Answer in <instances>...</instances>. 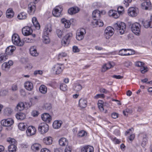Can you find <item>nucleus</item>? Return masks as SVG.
<instances>
[{
    "label": "nucleus",
    "instance_id": "a878e982",
    "mask_svg": "<svg viewBox=\"0 0 152 152\" xmlns=\"http://www.w3.org/2000/svg\"><path fill=\"white\" fill-rule=\"evenodd\" d=\"M68 140L65 138L62 137L59 140V144L62 146H65L68 145Z\"/></svg>",
    "mask_w": 152,
    "mask_h": 152
},
{
    "label": "nucleus",
    "instance_id": "6ab92c4d",
    "mask_svg": "<svg viewBox=\"0 0 152 152\" xmlns=\"http://www.w3.org/2000/svg\"><path fill=\"white\" fill-rule=\"evenodd\" d=\"M15 49V47L14 46H9L6 49L5 53L7 56V55H11Z\"/></svg>",
    "mask_w": 152,
    "mask_h": 152
},
{
    "label": "nucleus",
    "instance_id": "5701e85b",
    "mask_svg": "<svg viewBox=\"0 0 152 152\" xmlns=\"http://www.w3.org/2000/svg\"><path fill=\"white\" fill-rule=\"evenodd\" d=\"M80 10L77 7H74L69 8L68 10V12L71 15L75 14Z\"/></svg>",
    "mask_w": 152,
    "mask_h": 152
},
{
    "label": "nucleus",
    "instance_id": "3c124183",
    "mask_svg": "<svg viewBox=\"0 0 152 152\" xmlns=\"http://www.w3.org/2000/svg\"><path fill=\"white\" fill-rule=\"evenodd\" d=\"M118 12H119L120 14H123L124 12V9L123 7L122 6H120L118 8Z\"/></svg>",
    "mask_w": 152,
    "mask_h": 152
},
{
    "label": "nucleus",
    "instance_id": "37998d69",
    "mask_svg": "<svg viewBox=\"0 0 152 152\" xmlns=\"http://www.w3.org/2000/svg\"><path fill=\"white\" fill-rule=\"evenodd\" d=\"M7 141L9 142L11 144L17 145V142L16 140L11 137H9L7 139Z\"/></svg>",
    "mask_w": 152,
    "mask_h": 152
},
{
    "label": "nucleus",
    "instance_id": "0eeeda50",
    "mask_svg": "<svg viewBox=\"0 0 152 152\" xmlns=\"http://www.w3.org/2000/svg\"><path fill=\"white\" fill-rule=\"evenodd\" d=\"M86 33V30L84 28H80L77 31L76 33L77 39L79 41L83 40Z\"/></svg>",
    "mask_w": 152,
    "mask_h": 152
},
{
    "label": "nucleus",
    "instance_id": "de8ad7c7",
    "mask_svg": "<svg viewBox=\"0 0 152 152\" xmlns=\"http://www.w3.org/2000/svg\"><path fill=\"white\" fill-rule=\"evenodd\" d=\"M60 88L63 91H65L67 90V86L65 84H61L60 85Z\"/></svg>",
    "mask_w": 152,
    "mask_h": 152
},
{
    "label": "nucleus",
    "instance_id": "bf43d9fd",
    "mask_svg": "<svg viewBox=\"0 0 152 152\" xmlns=\"http://www.w3.org/2000/svg\"><path fill=\"white\" fill-rule=\"evenodd\" d=\"M105 65L106 66V68L108 70L111 67H113V66L111 63L109 62L107 64H105Z\"/></svg>",
    "mask_w": 152,
    "mask_h": 152
},
{
    "label": "nucleus",
    "instance_id": "f257e3e1",
    "mask_svg": "<svg viewBox=\"0 0 152 152\" xmlns=\"http://www.w3.org/2000/svg\"><path fill=\"white\" fill-rule=\"evenodd\" d=\"M100 16V13L98 10H94L92 13V17L93 20L92 23L95 27H101L103 25V23L102 21L99 19Z\"/></svg>",
    "mask_w": 152,
    "mask_h": 152
},
{
    "label": "nucleus",
    "instance_id": "cd10ccee",
    "mask_svg": "<svg viewBox=\"0 0 152 152\" xmlns=\"http://www.w3.org/2000/svg\"><path fill=\"white\" fill-rule=\"evenodd\" d=\"M25 88L28 91H31L33 88V84L31 82L27 81L25 83Z\"/></svg>",
    "mask_w": 152,
    "mask_h": 152
},
{
    "label": "nucleus",
    "instance_id": "ea45409f",
    "mask_svg": "<svg viewBox=\"0 0 152 152\" xmlns=\"http://www.w3.org/2000/svg\"><path fill=\"white\" fill-rule=\"evenodd\" d=\"M39 90L42 93L45 94L47 91V88L45 86L42 85L40 87Z\"/></svg>",
    "mask_w": 152,
    "mask_h": 152
},
{
    "label": "nucleus",
    "instance_id": "603ef678",
    "mask_svg": "<svg viewBox=\"0 0 152 152\" xmlns=\"http://www.w3.org/2000/svg\"><path fill=\"white\" fill-rule=\"evenodd\" d=\"M139 136L140 137L142 138V139L148 138L147 134L145 133H140L139 134Z\"/></svg>",
    "mask_w": 152,
    "mask_h": 152
},
{
    "label": "nucleus",
    "instance_id": "0e129e2a",
    "mask_svg": "<svg viewBox=\"0 0 152 152\" xmlns=\"http://www.w3.org/2000/svg\"><path fill=\"white\" fill-rule=\"evenodd\" d=\"M73 51L74 52H78L80 51L79 49L76 46H74L73 47Z\"/></svg>",
    "mask_w": 152,
    "mask_h": 152
},
{
    "label": "nucleus",
    "instance_id": "4d7b16f0",
    "mask_svg": "<svg viewBox=\"0 0 152 152\" xmlns=\"http://www.w3.org/2000/svg\"><path fill=\"white\" fill-rule=\"evenodd\" d=\"M4 112L6 114L9 115L11 114L12 111L10 108H7L5 109Z\"/></svg>",
    "mask_w": 152,
    "mask_h": 152
},
{
    "label": "nucleus",
    "instance_id": "a19ab883",
    "mask_svg": "<svg viewBox=\"0 0 152 152\" xmlns=\"http://www.w3.org/2000/svg\"><path fill=\"white\" fill-rule=\"evenodd\" d=\"M27 14L25 12H22L19 14L18 16V18L20 20L24 19L26 18Z\"/></svg>",
    "mask_w": 152,
    "mask_h": 152
},
{
    "label": "nucleus",
    "instance_id": "69168bd1",
    "mask_svg": "<svg viewBox=\"0 0 152 152\" xmlns=\"http://www.w3.org/2000/svg\"><path fill=\"white\" fill-rule=\"evenodd\" d=\"M66 54L64 53H62L59 54L58 55V58L60 59L63 57H65L66 56Z\"/></svg>",
    "mask_w": 152,
    "mask_h": 152
},
{
    "label": "nucleus",
    "instance_id": "f704fd0d",
    "mask_svg": "<svg viewBox=\"0 0 152 152\" xmlns=\"http://www.w3.org/2000/svg\"><path fill=\"white\" fill-rule=\"evenodd\" d=\"M16 117L18 120H22L24 119L26 115L24 113H19L16 114Z\"/></svg>",
    "mask_w": 152,
    "mask_h": 152
},
{
    "label": "nucleus",
    "instance_id": "ddd939ff",
    "mask_svg": "<svg viewBox=\"0 0 152 152\" xmlns=\"http://www.w3.org/2000/svg\"><path fill=\"white\" fill-rule=\"evenodd\" d=\"M14 123L13 120L11 118H8L7 119L2 120L1 121V125L4 126H10Z\"/></svg>",
    "mask_w": 152,
    "mask_h": 152
},
{
    "label": "nucleus",
    "instance_id": "c03bdc74",
    "mask_svg": "<svg viewBox=\"0 0 152 152\" xmlns=\"http://www.w3.org/2000/svg\"><path fill=\"white\" fill-rule=\"evenodd\" d=\"M43 42L45 44H48L50 42V39L48 36L42 35Z\"/></svg>",
    "mask_w": 152,
    "mask_h": 152
},
{
    "label": "nucleus",
    "instance_id": "680f3d73",
    "mask_svg": "<svg viewBox=\"0 0 152 152\" xmlns=\"http://www.w3.org/2000/svg\"><path fill=\"white\" fill-rule=\"evenodd\" d=\"M99 91L101 93H103L107 94L109 93V91L104 88H101L100 89Z\"/></svg>",
    "mask_w": 152,
    "mask_h": 152
},
{
    "label": "nucleus",
    "instance_id": "c9c22d12",
    "mask_svg": "<svg viewBox=\"0 0 152 152\" xmlns=\"http://www.w3.org/2000/svg\"><path fill=\"white\" fill-rule=\"evenodd\" d=\"M41 145L37 143L34 144L31 147L32 149L34 151H38L41 149Z\"/></svg>",
    "mask_w": 152,
    "mask_h": 152
},
{
    "label": "nucleus",
    "instance_id": "473e14b6",
    "mask_svg": "<svg viewBox=\"0 0 152 152\" xmlns=\"http://www.w3.org/2000/svg\"><path fill=\"white\" fill-rule=\"evenodd\" d=\"M62 124V122L61 121H55L53 123V126L55 129H58L60 127Z\"/></svg>",
    "mask_w": 152,
    "mask_h": 152
},
{
    "label": "nucleus",
    "instance_id": "4be33fe9",
    "mask_svg": "<svg viewBox=\"0 0 152 152\" xmlns=\"http://www.w3.org/2000/svg\"><path fill=\"white\" fill-rule=\"evenodd\" d=\"M52 31L51 27L50 25H48L46 26L43 30V35L48 36L49 34V33Z\"/></svg>",
    "mask_w": 152,
    "mask_h": 152
},
{
    "label": "nucleus",
    "instance_id": "dca6fc26",
    "mask_svg": "<svg viewBox=\"0 0 152 152\" xmlns=\"http://www.w3.org/2000/svg\"><path fill=\"white\" fill-rule=\"evenodd\" d=\"M13 64V62L11 60L9 61L8 62H4L2 65V69L3 70L8 71Z\"/></svg>",
    "mask_w": 152,
    "mask_h": 152
},
{
    "label": "nucleus",
    "instance_id": "6e6552de",
    "mask_svg": "<svg viewBox=\"0 0 152 152\" xmlns=\"http://www.w3.org/2000/svg\"><path fill=\"white\" fill-rule=\"evenodd\" d=\"M39 131L41 134H44L47 132L49 129L48 125L45 123L39 124L38 127Z\"/></svg>",
    "mask_w": 152,
    "mask_h": 152
},
{
    "label": "nucleus",
    "instance_id": "e433bc0d",
    "mask_svg": "<svg viewBox=\"0 0 152 152\" xmlns=\"http://www.w3.org/2000/svg\"><path fill=\"white\" fill-rule=\"evenodd\" d=\"M8 58V56L5 53L0 54V63H2Z\"/></svg>",
    "mask_w": 152,
    "mask_h": 152
},
{
    "label": "nucleus",
    "instance_id": "6e6d98bb",
    "mask_svg": "<svg viewBox=\"0 0 152 152\" xmlns=\"http://www.w3.org/2000/svg\"><path fill=\"white\" fill-rule=\"evenodd\" d=\"M112 140L115 144H118L120 142V141L115 137H112Z\"/></svg>",
    "mask_w": 152,
    "mask_h": 152
},
{
    "label": "nucleus",
    "instance_id": "2f4dec72",
    "mask_svg": "<svg viewBox=\"0 0 152 152\" xmlns=\"http://www.w3.org/2000/svg\"><path fill=\"white\" fill-rule=\"evenodd\" d=\"M32 23L37 29H39L40 28V25L38 23L37 18L35 17H34L32 19Z\"/></svg>",
    "mask_w": 152,
    "mask_h": 152
},
{
    "label": "nucleus",
    "instance_id": "2eb2a0df",
    "mask_svg": "<svg viewBox=\"0 0 152 152\" xmlns=\"http://www.w3.org/2000/svg\"><path fill=\"white\" fill-rule=\"evenodd\" d=\"M36 129L34 127L30 126L28 127L26 130V134L28 136H30L35 134Z\"/></svg>",
    "mask_w": 152,
    "mask_h": 152
},
{
    "label": "nucleus",
    "instance_id": "9b49d317",
    "mask_svg": "<svg viewBox=\"0 0 152 152\" xmlns=\"http://www.w3.org/2000/svg\"><path fill=\"white\" fill-rule=\"evenodd\" d=\"M135 53L134 51L131 49H122L119 52V54L121 56H129Z\"/></svg>",
    "mask_w": 152,
    "mask_h": 152
},
{
    "label": "nucleus",
    "instance_id": "4c0bfd02",
    "mask_svg": "<svg viewBox=\"0 0 152 152\" xmlns=\"http://www.w3.org/2000/svg\"><path fill=\"white\" fill-rule=\"evenodd\" d=\"M17 145L11 144L8 147V150L10 152H15L17 149Z\"/></svg>",
    "mask_w": 152,
    "mask_h": 152
},
{
    "label": "nucleus",
    "instance_id": "e2e57ef3",
    "mask_svg": "<svg viewBox=\"0 0 152 152\" xmlns=\"http://www.w3.org/2000/svg\"><path fill=\"white\" fill-rule=\"evenodd\" d=\"M142 145L143 146L145 145L148 141V138H145V139H142Z\"/></svg>",
    "mask_w": 152,
    "mask_h": 152
},
{
    "label": "nucleus",
    "instance_id": "79ce46f5",
    "mask_svg": "<svg viewBox=\"0 0 152 152\" xmlns=\"http://www.w3.org/2000/svg\"><path fill=\"white\" fill-rule=\"evenodd\" d=\"M26 123H20L18 124L19 129L21 130L24 131L26 128Z\"/></svg>",
    "mask_w": 152,
    "mask_h": 152
},
{
    "label": "nucleus",
    "instance_id": "f03ea898",
    "mask_svg": "<svg viewBox=\"0 0 152 152\" xmlns=\"http://www.w3.org/2000/svg\"><path fill=\"white\" fill-rule=\"evenodd\" d=\"M114 27L117 31L119 32L121 34L124 33L126 30V26L123 22H118L114 24Z\"/></svg>",
    "mask_w": 152,
    "mask_h": 152
},
{
    "label": "nucleus",
    "instance_id": "f3484780",
    "mask_svg": "<svg viewBox=\"0 0 152 152\" xmlns=\"http://www.w3.org/2000/svg\"><path fill=\"white\" fill-rule=\"evenodd\" d=\"M63 8L62 7H56L53 11V14L54 16L59 17L61 15V12Z\"/></svg>",
    "mask_w": 152,
    "mask_h": 152
},
{
    "label": "nucleus",
    "instance_id": "c756f323",
    "mask_svg": "<svg viewBox=\"0 0 152 152\" xmlns=\"http://www.w3.org/2000/svg\"><path fill=\"white\" fill-rule=\"evenodd\" d=\"M30 52V54L33 56H36L38 55V53L37 52V50L34 46L31 47Z\"/></svg>",
    "mask_w": 152,
    "mask_h": 152
},
{
    "label": "nucleus",
    "instance_id": "412c9836",
    "mask_svg": "<svg viewBox=\"0 0 152 152\" xmlns=\"http://www.w3.org/2000/svg\"><path fill=\"white\" fill-rule=\"evenodd\" d=\"M93 147L90 145L85 146L81 148L82 152H94Z\"/></svg>",
    "mask_w": 152,
    "mask_h": 152
},
{
    "label": "nucleus",
    "instance_id": "72a5a7b5",
    "mask_svg": "<svg viewBox=\"0 0 152 152\" xmlns=\"http://www.w3.org/2000/svg\"><path fill=\"white\" fill-rule=\"evenodd\" d=\"M151 20L150 21H146L143 23V25L145 28H148L152 27V16L151 17Z\"/></svg>",
    "mask_w": 152,
    "mask_h": 152
},
{
    "label": "nucleus",
    "instance_id": "a211bd4d",
    "mask_svg": "<svg viewBox=\"0 0 152 152\" xmlns=\"http://www.w3.org/2000/svg\"><path fill=\"white\" fill-rule=\"evenodd\" d=\"M36 9L35 4L31 3L28 5V12L31 15L34 13Z\"/></svg>",
    "mask_w": 152,
    "mask_h": 152
},
{
    "label": "nucleus",
    "instance_id": "5fc2aeb1",
    "mask_svg": "<svg viewBox=\"0 0 152 152\" xmlns=\"http://www.w3.org/2000/svg\"><path fill=\"white\" fill-rule=\"evenodd\" d=\"M104 97V95L103 94H99L95 96L94 98L97 99L99 98H103Z\"/></svg>",
    "mask_w": 152,
    "mask_h": 152
},
{
    "label": "nucleus",
    "instance_id": "774afa93",
    "mask_svg": "<svg viewBox=\"0 0 152 152\" xmlns=\"http://www.w3.org/2000/svg\"><path fill=\"white\" fill-rule=\"evenodd\" d=\"M42 72L41 70H36L34 72V74L36 75L37 74L42 75Z\"/></svg>",
    "mask_w": 152,
    "mask_h": 152
},
{
    "label": "nucleus",
    "instance_id": "393cba45",
    "mask_svg": "<svg viewBox=\"0 0 152 152\" xmlns=\"http://www.w3.org/2000/svg\"><path fill=\"white\" fill-rule=\"evenodd\" d=\"M151 5V3L148 0L143 2L141 4V5L142 9L145 10L148 9V7L150 6Z\"/></svg>",
    "mask_w": 152,
    "mask_h": 152
},
{
    "label": "nucleus",
    "instance_id": "1a4fd4ad",
    "mask_svg": "<svg viewBox=\"0 0 152 152\" xmlns=\"http://www.w3.org/2000/svg\"><path fill=\"white\" fill-rule=\"evenodd\" d=\"M114 29L111 27L106 28L104 31V36L107 39H109L113 34Z\"/></svg>",
    "mask_w": 152,
    "mask_h": 152
},
{
    "label": "nucleus",
    "instance_id": "7c9ffc66",
    "mask_svg": "<svg viewBox=\"0 0 152 152\" xmlns=\"http://www.w3.org/2000/svg\"><path fill=\"white\" fill-rule=\"evenodd\" d=\"M43 142L46 145H50L52 143L53 140L50 137H46L43 139Z\"/></svg>",
    "mask_w": 152,
    "mask_h": 152
},
{
    "label": "nucleus",
    "instance_id": "c85d7f7f",
    "mask_svg": "<svg viewBox=\"0 0 152 152\" xmlns=\"http://www.w3.org/2000/svg\"><path fill=\"white\" fill-rule=\"evenodd\" d=\"M73 88L75 91H78L82 89V87L79 83H74Z\"/></svg>",
    "mask_w": 152,
    "mask_h": 152
},
{
    "label": "nucleus",
    "instance_id": "a18cd8bd",
    "mask_svg": "<svg viewBox=\"0 0 152 152\" xmlns=\"http://www.w3.org/2000/svg\"><path fill=\"white\" fill-rule=\"evenodd\" d=\"M56 33L58 37L59 38H61L64 34L63 31L60 29H57L56 31Z\"/></svg>",
    "mask_w": 152,
    "mask_h": 152
},
{
    "label": "nucleus",
    "instance_id": "20e7f679",
    "mask_svg": "<svg viewBox=\"0 0 152 152\" xmlns=\"http://www.w3.org/2000/svg\"><path fill=\"white\" fill-rule=\"evenodd\" d=\"M131 29L132 31L135 34L139 35L140 33L141 26L139 23H134L132 25Z\"/></svg>",
    "mask_w": 152,
    "mask_h": 152
},
{
    "label": "nucleus",
    "instance_id": "58836bf2",
    "mask_svg": "<svg viewBox=\"0 0 152 152\" xmlns=\"http://www.w3.org/2000/svg\"><path fill=\"white\" fill-rule=\"evenodd\" d=\"M25 108V105L22 102H19L17 105V108L18 110L20 111L23 110Z\"/></svg>",
    "mask_w": 152,
    "mask_h": 152
},
{
    "label": "nucleus",
    "instance_id": "09e8293b",
    "mask_svg": "<svg viewBox=\"0 0 152 152\" xmlns=\"http://www.w3.org/2000/svg\"><path fill=\"white\" fill-rule=\"evenodd\" d=\"M132 113V110L128 108H127L126 109V111H123V113L125 116L127 115L128 113Z\"/></svg>",
    "mask_w": 152,
    "mask_h": 152
},
{
    "label": "nucleus",
    "instance_id": "864d4df0",
    "mask_svg": "<svg viewBox=\"0 0 152 152\" xmlns=\"http://www.w3.org/2000/svg\"><path fill=\"white\" fill-rule=\"evenodd\" d=\"M132 64V63L129 61H126L124 63V66L127 67H128L129 66H131Z\"/></svg>",
    "mask_w": 152,
    "mask_h": 152
},
{
    "label": "nucleus",
    "instance_id": "8fccbe9b",
    "mask_svg": "<svg viewBox=\"0 0 152 152\" xmlns=\"http://www.w3.org/2000/svg\"><path fill=\"white\" fill-rule=\"evenodd\" d=\"M132 0H124L123 1V3L124 6L127 7L129 6V3H131Z\"/></svg>",
    "mask_w": 152,
    "mask_h": 152
},
{
    "label": "nucleus",
    "instance_id": "bb28decb",
    "mask_svg": "<svg viewBox=\"0 0 152 152\" xmlns=\"http://www.w3.org/2000/svg\"><path fill=\"white\" fill-rule=\"evenodd\" d=\"M61 22L66 28H68L70 27L71 23L69 20L63 18L61 19Z\"/></svg>",
    "mask_w": 152,
    "mask_h": 152
},
{
    "label": "nucleus",
    "instance_id": "39448f33",
    "mask_svg": "<svg viewBox=\"0 0 152 152\" xmlns=\"http://www.w3.org/2000/svg\"><path fill=\"white\" fill-rule=\"evenodd\" d=\"M135 66L140 67V71L142 74H144L148 71V69L147 66H145V64L143 62L140 61H137L135 62Z\"/></svg>",
    "mask_w": 152,
    "mask_h": 152
},
{
    "label": "nucleus",
    "instance_id": "49530a36",
    "mask_svg": "<svg viewBox=\"0 0 152 152\" xmlns=\"http://www.w3.org/2000/svg\"><path fill=\"white\" fill-rule=\"evenodd\" d=\"M87 134L86 132L83 130L80 131L78 133L77 135L80 137L84 136Z\"/></svg>",
    "mask_w": 152,
    "mask_h": 152
},
{
    "label": "nucleus",
    "instance_id": "052dcab7",
    "mask_svg": "<svg viewBox=\"0 0 152 152\" xmlns=\"http://www.w3.org/2000/svg\"><path fill=\"white\" fill-rule=\"evenodd\" d=\"M116 12H114V13L113 14V17L114 18H117L119 16V15L120 14H119V12L116 11Z\"/></svg>",
    "mask_w": 152,
    "mask_h": 152
},
{
    "label": "nucleus",
    "instance_id": "338daca9",
    "mask_svg": "<svg viewBox=\"0 0 152 152\" xmlns=\"http://www.w3.org/2000/svg\"><path fill=\"white\" fill-rule=\"evenodd\" d=\"M14 15V12H11L10 13H6V16L8 18H12Z\"/></svg>",
    "mask_w": 152,
    "mask_h": 152
},
{
    "label": "nucleus",
    "instance_id": "9d476101",
    "mask_svg": "<svg viewBox=\"0 0 152 152\" xmlns=\"http://www.w3.org/2000/svg\"><path fill=\"white\" fill-rule=\"evenodd\" d=\"M139 12L138 9L136 7H130L128 10V15L132 17L136 16L138 14Z\"/></svg>",
    "mask_w": 152,
    "mask_h": 152
},
{
    "label": "nucleus",
    "instance_id": "f8f14e48",
    "mask_svg": "<svg viewBox=\"0 0 152 152\" xmlns=\"http://www.w3.org/2000/svg\"><path fill=\"white\" fill-rule=\"evenodd\" d=\"M52 69L56 74H59L62 71L63 66L61 64H57L55 65Z\"/></svg>",
    "mask_w": 152,
    "mask_h": 152
},
{
    "label": "nucleus",
    "instance_id": "aec40b11",
    "mask_svg": "<svg viewBox=\"0 0 152 152\" xmlns=\"http://www.w3.org/2000/svg\"><path fill=\"white\" fill-rule=\"evenodd\" d=\"M42 120L47 123H49L51 120V116L47 113H45L42 115Z\"/></svg>",
    "mask_w": 152,
    "mask_h": 152
},
{
    "label": "nucleus",
    "instance_id": "4468645a",
    "mask_svg": "<svg viewBox=\"0 0 152 152\" xmlns=\"http://www.w3.org/2000/svg\"><path fill=\"white\" fill-rule=\"evenodd\" d=\"M22 31L24 35L28 36L31 34L33 30L31 28L26 26L23 28Z\"/></svg>",
    "mask_w": 152,
    "mask_h": 152
},
{
    "label": "nucleus",
    "instance_id": "7ed1b4c3",
    "mask_svg": "<svg viewBox=\"0 0 152 152\" xmlns=\"http://www.w3.org/2000/svg\"><path fill=\"white\" fill-rule=\"evenodd\" d=\"M12 41L14 44L18 46H22L23 45V42H22L20 38L17 34H14L12 37Z\"/></svg>",
    "mask_w": 152,
    "mask_h": 152
},
{
    "label": "nucleus",
    "instance_id": "423d86ee",
    "mask_svg": "<svg viewBox=\"0 0 152 152\" xmlns=\"http://www.w3.org/2000/svg\"><path fill=\"white\" fill-rule=\"evenodd\" d=\"M72 36V34L71 33H68L66 34L61 41L62 45L64 46L68 45L69 44Z\"/></svg>",
    "mask_w": 152,
    "mask_h": 152
},
{
    "label": "nucleus",
    "instance_id": "b1692460",
    "mask_svg": "<svg viewBox=\"0 0 152 152\" xmlns=\"http://www.w3.org/2000/svg\"><path fill=\"white\" fill-rule=\"evenodd\" d=\"M87 101L84 99H81L79 101V105L80 107L81 108H84L87 106Z\"/></svg>",
    "mask_w": 152,
    "mask_h": 152
},
{
    "label": "nucleus",
    "instance_id": "13d9d810",
    "mask_svg": "<svg viewBox=\"0 0 152 152\" xmlns=\"http://www.w3.org/2000/svg\"><path fill=\"white\" fill-rule=\"evenodd\" d=\"M72 147L70 146H66L65 149V152H71Z\"/></svg>",
    "mask_w": 152,
    "mask_h": 152
}]
</instances>
